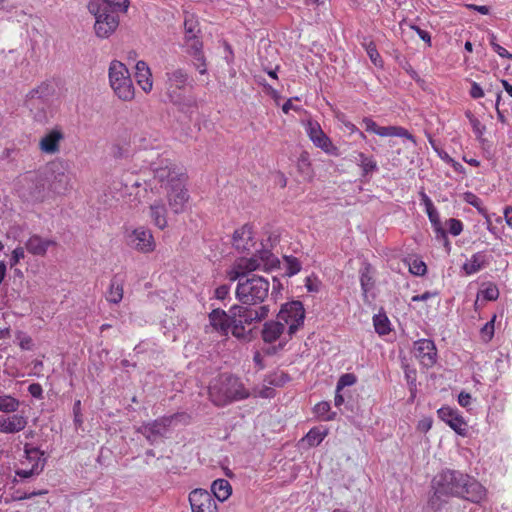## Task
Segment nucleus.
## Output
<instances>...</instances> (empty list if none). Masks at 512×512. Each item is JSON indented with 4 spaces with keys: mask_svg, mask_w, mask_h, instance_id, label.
I'll return each mask as SVG.
<instances>
[{
    "mask_svg": "<svg viewBox=\"0 0 512 512\" xmlns=\"http://www.w3.org/2000/svg\"><path fill=\"white\" fill-rule=\"evenodd\" d=\"M213 495L221 502L227 500L231 495L232 488L225 479H217L211 485Z\"/></svg>",
    "mask_w": 512,
    "mask_h": 512,
    "instance_id": "32",
    "label": "nucleus"
},
{
    "mask_svg": "<svg viewBox=\"0 0 512 512\" xmlns=\"http://www.w3.org/2000/svg\"><path fill=\"white\" fill-rule=\"evenodd\" d=\"M231 313L227 314L224 310L214 309L209 314V326L207 330L216 331L221 336H227L230 331Z\"/></svg>",
    "mask_w": 512,
    "mask_h": 512,
    "instance_id": "21",
    "label": "nucleus"
},
{
    "mask_svg": "<svg viewBox=\"0 0 512 512\" xmlns=\"http://www.w3.org/2000/svg\"><path fill=\"white\" fill-rule=\"evenodd\" d=\"M285 325L279 320L276 321H268L264 324L262 329V339L266 344H273L276 341H279L278 345H273L271 347L264 348V352L266 354H275L279 350L283 349L286 340H282L281 337L285 332Z\"/></svg>",
    "mask_w": 512,
    "mask_h": 512,
    "instance_id": "11",
    "label": "nucleus"
},
{
    "mask_svg": "<svg viewBox=\"0 0 512 512\" xmlns=\"http://www.w3.org/2000/svg\"><path fill=\"white\" fill-rule=\"evenodd\" d=\"M503 214L506 224L512 229V207H506Z\"/></svg>",
    "mask_w": 512,
    "mask_h": 512,
    "instance_id": "64",
    "label": "nucleus"
},
{
    "mask_svg": "<svg viewBox=\"0 0 512 512\" xmlns=\"http://www.w3.org/2000/svg\"><path fill=\"white\" fill-rule=\"evenodd\" d=\"M129 4V0H89L87 9L95 18L96 36L109 38L119 26V13H126Z\"/></svg>",
    "mask_w": 512,
    "mask_h": 512,
    "instance_id": "3",
    "label": "nucleus"
},
{
    "mask_svg": "<svg viewBox=\"0 0 512 512\" xmlns=\"http://www.w3.org/2000/svg\"><path fill=\"white\" fill-rule=\"evenodd\" d=\"M494 52L497 53L501 58L512 60V54L509 53L504 47L499 44H494Z\"/></svg>",
    "mask_w": 512,
    "mask_h": 512,
    "instance_id": "62",
    "label": "nucleus"
},
{
    "mask_svg": "<svg viewBox=\"0 0 512 512\" xmlns=\"http://www.w3.org/2000/svg\"><path fill=\"white\" fill-rule=\"evenodd\" d=\"M344 127L346 128V130L350 133V134H354V133H358V135L362 138V139H365L366 136L363 132L359 131V129L356 127V125H354L352 122L350 121H347V120H343L342 121Z\"/></svg>",
    "mask_w": 512,
    "mask_h": 512,
    "instance_id": "60",
    "label": "nucleus"
},
{
    "mask_svg": "<svg viewBox=\"0 0 512 512\" xmlns=\"http://www.w3.org/2000/svg\"><path fill=\"white\" fill-rule=\"evenodd\" d=\"M331 406L328 402H319L314 407L315 414L324 421H330L334 418L335 413H330Z\"/></svg>",
    "mask_w": 512,
    "mask_h": 512,
    "instance_id": "41",
    "label": "nucleus"
},
{
    "mask_svg": "<svg viewBox=\"0 0 512 512\" xmlns=\"http://www.w3.org/2000/svg\"><path fill=\"white\" fill-rule=\"evenodd\" d=\"M254 256L258 257L259 264L263 270H272L279 265V260L269 250H263Z\"/></svg>",
    "mask_w": 512,
    "mask_h": 512,
    "instance_id": "33",
    "label": "nucleus"
},
{
    "mask_svg": "<svg viewBox=\"0 0 512 512\" xmlns=\"http://www.w3.org/2000/svg\"><path fill=\"white\" fill-rule=\"evenodd\" d=\"M229 294V287L227 285H221L215 290V297L219 300H224Z\"/></svg>",
    "mask_w": 512,
    "mask_h": 512,
    "instance_id": "61",
    "label": "nucleus"
},
{
    "mask_svg": "<svg viewBox=\"0 0 512 512\" xmlns=\"http://www.w3.org/2000/svg\"><path fill=\"white\" fill-rule=\"evenodd\" d=\"M491 260L492 256L486 251L476 252L462 265V270L466 275H474L488 267Z\"/></svg>",
    "mask_w": 512,
    "mask_h": 512,
    "instance_id": "22",
    "label": "nucleus"
},
{
    "mask_svg": "<svg viewBox=\"0 0 512 512\" xmlns=\"http://www.w3.org/2000/svg\"><path fill=\"white\" fill-rule=\"evenodd\" d=\"M433 494L428 506L435 511L442 509L449 497L463 498L472 503H480L486 497L485 487L476 479L456 470H443L431 482Z\"/></svg>",
    "mask_w": 512,
    "mask_h": 512,
    "instance_id": "2",
    "label": "nucleus"
},
{
    "mask_svg": "<svg viewBox=\"0 0 512 512\" xmlns=\"http://www.w3.org/2000/svg\"><path fill=\"white\" fill-rule=\"evenodd\" d=\"M55 245V242L42 238L38 235H32L25 243V249L32 255L44 256L50 246Z\"/></svg>",
    "mask_w": 512,
    "mask_h": 512,
    "instance_id": "28",
    "label": "nucleus"
},
{
    "mask_svg": "<svg viewBox=\"0 0 512 512\" xmlns=\"http://www.w3.org/2000/svg\"><path fill=\"white\" fill-rule=\"evenodd\" d=\"M392 137L406 138V139L412 141L413 143H415L414 136L412 134H410L407 129L400 127V126H393Z\"/></svg>",
    "mask_w": 512,
    "mask_h": 512,
    "instance_id": "55",
    "label": "nucleus"
},
{
    "mask_svg": "<svg viewBox=\"0 0 512 512\" xmlns=\"http://www.w3.org/2000/svg\"><path fill=\"white\" fill-rule=\"evenodd\" d=\"M108 78L114 94L122 101H132L135 88L126 65L118 60H112L108 68Z\"/></svg>",
    "mask_w": 512,
    "mask_h": 512,
    "instance_id": "6",
    "label": "nucleus"
},
{
    "mask_svg": "<svg viewBox=\"0 0 512 512\" xmlns=\"http://www.w3.org/2000/svg\"><path fill=\"white\" fill-rule=\"evenodd\" d=\"M305 310L301 302L292 301L282 306L277 320L288 327V335L294 334L304 323Z\"/></svg>",
    "mask_w": 512,
    "mask_h": 512,
    "instance_id": "10",
    "label": "nucleus"
},
{
    "mask_svg": "<svg viewBox=\"0 0 512 512\" xmlns=\"http://www.w3.org/2000/svg\"><path fill=\"white\" fill-rule=\"evenodd\" d=\"M297 167H298V170L305 174V175H310L311 173V162H310V157H309V154L307 152H302L298 158V162H297Z\"/></svg>",
    "mask_w": 512,
    "mask_h": 512,
    "instance_id": "47",
    "label": "nucleus"
},
{
    "mask_svg": "<svg viewBox=\"0 0 512 512\" xmlns=\"http://www.w3.org/2000/svg\"><path fill=\"white\" fill-rule=\"evenodd\" d=\"M249 397L241 380L229 374L216 377L209 386V398L216 406L223 407Z\"/></svg>",
    "mask_w": 512,
    "mask_h": 512,
    "instance_id": "4",
    "label": "nucleus"
},
{
    "mask_svg": "<svg viewBox=\"0 0 512 512\" xmlns=\"http://www.w3.org/2000/svg\"><path fill=\"white\" fill-rule=\"evenodd\" d=\"M169 100L185 114L193 113L197 107L196 99L193 96L185 95L184 93L178 94L177 98H169Z\"/></svg>",
    "mask_w": 512,
    "mask_h": 512,
    "instance_id": "31",
    "label": "nucleus"
},
{
    "mask_svg": "<svg viewBox=\"0 0 512 512\" xmlns=\"http://www.w3.org/2000/svg\"><path fill=\"white\" fill-rule=\"evenodd\" d=\"M408 265L409 271L416 276H423L427 271L426 264L419 258H411Z\"/></svg>",
    "mask_w": 512,
    "mask_h": 512,
    "instance_id": "45",
    "label": "nucleus"
},
{
    "mask_svg": "<svg viewBox=\"0 0 512 512\" xmlns=\"http://www.w3.org/2000/svg\"><path fill=\"white\" fill-rule=\"evenodd\" d=\"M124 240L129 248L139 253L149 254L156 249V241L152 231L144 226L126 228Z\"/></svg>",
    "mask_w": 512,
    "mask_h": 512,
    "instance_id": "8",
    "label": "nucleus"
},
{
    "mask_svg": "<svg viewBox=\"0 0 512 512\" xmlns=\"http://www.w3.org/2000/svg\"><path fill=\"white\" fill-rule=\"evenodd\" d=\"M373 324H374L375 331L379 335H386L391 330L390 321L385 314L379 313V314L374 315Z\"/></svg>",
    "mask_w": 512,
    "mask_h": 512,
    "instance_id": "38",
    "label": "nucleus"
},
{
    "mask_svg": "<svg viewBox=\"0 0 512 512\" xmlns=\"http://www.w3.org/2000/svg\"><path fill=\"white\" fill-rule=\"evenodd\" d=\"M362 123L365 126V130L367 132L375 133L377 135V129H379V125L373 119L365 117L363 118Z\"/></svg>",
    "mask_w": 512,
    "mask_h": 512,
    "instance_id": "59",
    "label": "nucleus"
},
{
    "mask_svg": "<svg viewBox=\"0 0 512 512\" xmlns=\"http://www.w3.org/2000/svg\"><path fill=\"white\" fill-rule=\"evenodd\" d=\"M414 355L424 367H431L436 362V347L433 341L421 339L415 343Z\"/></svg>",
    "mask_w": 512,
    "mask_h": 512,
    "instance_id": "19",
    "label": "nucleus"
},
{
    "mask_svg": "<svg viewBox=\"0 0 512 512\" xmlns=\"http://www.w3.org/2000/svg\"><path fill=\"white\" fill-rule=\"evenodd\" d=\"M481 294L484 299L494 301L499 297V289L495 284L490 283L481 291Z\"/></svg>",
    "mask_w": 512,
    "mask_h": 512,
    "instance_id": "48",
    "label": "nucleus"
},
{
    "mask_svg": "<svg viewBox=\"0 0 512 512\" xmlns=\"http://www.w3.org/2000/svg\"><path fill=\"white\" fill-rule=\"evenodd\" d=\"M421 200L425 207V211L428 215L429 221L432 224L434 232L438 236H443L442 230L444 228L442 227L439 213L436 207L434 206L432 200L425 193H421Z\"/></svg>",
    "mask_w": 512,
    "mask_h": 512,
    "instance_id": "29",
    "label": "nucleus"
},
{
    "mask_svg": "<svg viewBox=\"0 0 512 512\" xmlns=\"http://www.w3.org/2000/svg\"><path fill=\"white\" fill-rule=\"evenodd\" d=\"M432 423H433V421L430 417H425L418 421L417 430L422 433H426L431 429Z\"/></svg>",
    "mask_w": 512,
    "mask_h": 512,
    "instance_id": "58",
    "label": "nucleus"
},
{
    "mask_svg": "<svg viewBox=\"0 0 512 512\" xmlns=\"http://www.w3.org/2000/svg\"><path fill=\"white\" fill-rule=\"evenodd\" d=\"M28 423L26 416L13 414L0 417V432L5 434H14L22 431Z\"/></svg>",
    "mask_w": 512,
    "mask_h": 512,
    "instance_id": "23",
    "label": "nucleus"
},
{
    "mask_svg": "<svg viewBox=\"0 0 512 512\" xmlns=\"http://www.w3.org/2000/svg\"><path fill=\"white\" fill-rule=\"evenodd\" d=\"M285 262L287 266L288 275L292 276L297 274L301 270V264L297 258L293 256H286Z\"/></svg>",
    "mask_w": 512,
    "mask_h": 512,
    "instance_id": "50",
    "label": "nucleus"
},
{
    "mask_svg": "<svg viewBox=\"0 0 512 512\" xmlns=\"http://www.w3.org/2000/svg\"><path fill=\"white\" fill-rule=\"evenodd\" d=\"M192 512H218L213 496L206 490L195 489L189 495Z\"/></svg>",
    "mask_w": 512,
    "mask_h": 512,
    "instance_id": "16",
    "label": "nucleus"
},
{
    "mask_svg": "<svg viewBox=\"0 0 512 512\" xmlns=\"http://www.w3.org/2000/svg\"><path fill=\"white\" fill-rule=\"evenodd\" d=\"M122 298H123V286L118 280L113 279L111 281L110 288L107 293V300L110 303L117 304L122 300Z\"/></svg>",
    "mask_w": 512,
    "mask_h": 512,
    "instance_id": "37",
    "label": "nucleus"
},
{
    "mask_svg": "<svg viewBox=\"0 0 512 512\" xmlns=\"http://www.w3.org/2000/svg\"><path fill=\"white\" fill-rule=\"evenodd\" d=\"M469 94L473 99H480L484 97V90L477 82L471 81Z\"/></svg>",
    "mask_w": 512,
    "mask_h": 512,
    "instance_id": "56",
    "label": "nucleus"
},
{
    "mask_svg": "<svg viewBox=\"0 0 512 512\" xmlns=\"http://www.w3.org/2000/svg\"><path fill=\"white\" fill-rule=\"evenodd\" d=\"M495 320H496V315H494L490 321H488L480 330V337L481 339L485 342V343H488L489 341H491V339L493 338L494 336V331H495Z\"/></svg>",
    "mask_w": 512,
    "mask_h": 512,
    "instance_id": "44",
    "label": "nucleus"
},
{
    "mask_svg": "<svg viewBox=\"0 0 512 512\" xmlns=\"http://www.w3.org/2000/svg\"><path fill=\"white\" fill-rule=\"evenodd\" d=\"M24 257V248L21 246L16 247L11 253L10 267H14L15 265H17L22 259H24Z\"/></svg>",
    "mask_w": 512,
    "mask_h": 512,
    "instance_id": "54",
    "label": "nucleus"
},
{
    "mask_svg": "<svg viewBox=\"0 0 512 512\" xmlns=\"http://www.w3.org/2000/svg\"><path fill=\"white\" fill-rule=\"evenodd\" d=\"M25 184L21 190V196L27 201L40 202L46 196L45 181L38 175H29L24 177Z\"/></svg>",
    "mask_w": 512,
    "mask_h": 512,
    "instance_id": "13",
    "label": "nucleus"
},
{
    "mask_svg": "<svg viewBox=\"0 0 512 512\" xmlns=\"http://www.w3.org/2000/svg\"><path fill=\"white\" fill-rule=\"evenodd\" d=\"M243 322H238V317L231 314L230 317V330L232 335L236 338H244L246 336V331Z\"/></svg>",
    "mask_w": 512,
    "mask_h": 512,
    "instance_id": "42",
    "label": "nucleus"
},
{
    "mask_svg": "<svg viewBox=\"0 0 512 512\" xmlns=\"http://www.w3.org/2000/svg\"><path fill=\"white\" fill-rule=\"evenodd\" d=\"M184 33V38L196 37L200 33L199 22L193 14L185 15Z\"/></svg>",
    "mask_w": 512,
    "mask_h": 512,
    "instance_id": "35",
    "label": "nucleus"
},
{
    "mask_svg": "<svg viewBox=\"0 0 512 512\" xmlns=\"http://www.w3.org/2000/svg\"><path fill=\"white\" fill-rule=\"evenodd\" d=\"M303 126L308 138L315 147L330 156L338 157L340 155L338 147L333 144L332 140L325 134L317 121L308 119L303 122Z\"/></svg>",
    "mask_w": 512,
    "mask_h": 512,
    "instance_id": "9",
    "label": "nucleus"
},
{
    "mask_svg": "<svg viewBox=\"0 0 512 512\" xmlns=\"http://www.w3.org/2000/svg\"><path fill=\"white\" fill-rule=\"evenodd\" d=\"M28 392L30 395L36 399H42L43 398V389L42 386L39 383H32L28 387Z\"/></svg>",
    "mask_w": 512,
    "mask_h": 512,
    "instance_id": "57",
    "label": "nucleus"
},
{
    "mask_svg": "<svg viewBox=\"0 0 512 512\" xmlns=\"http://www.w3.org/2000/svg\"><path fill=\"white\" fill-rule=\"evenodd\" d=\"M270 283L268 279L252 275L238 281L235 295L242 305L257 306L268 297Z\"/></svg>",
    "mask_w": 512,
    "mask_h": 512,
    "instance_id": "5",
    "label": "nucleus"
},
{
    "mask_svg": "<svg viewBox=\"0 0 512 512\" xmlns=\"http://www.w3.org/2000/svg\"><path fill=\"white\" fill-rule=\"evenodd\" d=\"M135 79L138 86L145 92L150 93L153 89L152 73L148 64L143 61H137L135 65Z\"/></svg>",
    "mask_w": 512,
    "mask_h": 512,
    "instance_id": "25",
    "label": "nucleus"
},
{
    "mask_svg": "<svg viewBox=\"0 0 512 512\" xmlns=\"http://www.w3.org/2000/svg\"><path fill=\"white\" fill-rule=\"evenodd\" d=\"M233 246L239 251L249 250L253 246V229L250 224H244L233 233Z\"/></svg>",
    "mask_w": 512,
    "mask_h": 512,
    "instance_id": "24",
    "label": "nucleus"
},
{
    "mask_svg": "<svg viewBox=\"0 0 512 512\" xmlns=\"http://www.w3.org/2000/svg\"><path fill=\"white\" fill-rule=\"evenodd\" d=\"M356 382V377L353 374L347 373L342 375L337 382V392H340L344 387L351 386Z\"/></svg>",
    "mask_w": 512,
    "mask_h": 512,
    "instance_id": "52",
    "label": "nucleus"
},
{
    "mask_svg": "<svg viewBox=\"0 0 512 512\" xmlns=\"http://www.w3.org/2000/svg\"><path fill=\"white\" fill-rule=\"evenodd\" d=\"M437 414L458 435L466 436L467 423L457 410L450 407H442L437 411Z\"/></svg>",
    "mask_w": 512,
    "mask_h": 512,
    "instance_id": "18",
    "label": "nucleus"
},
{
    "mask_svg": "<svg viewBox=\"0 0 512 512\" xmlns=\"http://www.w3.org/2000/svg\"><path fill=\"white\" fill-rule=\"evenodd\" d=\"M150 217L153 224L159 229L163 230L168 226L167 220V207L161 199H155L151 202Z\"/></svg>",
    "mask_w": 512,
    "mask_h": 512,
    "instance_id": "27",
    "label": "nucleus"
},
{
    "mask_svg": "<svg viewBox=\"0 0 512 512\" xmlns=\"http://www.w3.org/2000/svg\"><path fill=\"white\" fill-rule=\"evenodd\" d=\"M149 172L151 177L144 180L146 189L153 194L165 191L170 211L174 214L184 213L190 199L186 174L165 157L151 162Z\"/></svg>",
    "mask_w": 512,
    "mask_h": 512,
    "instance_id": "1",
    "label": "nucleus"
},
{
    "mask_svg": "<svg viewBox=\"0 0 512 512\" xmlns=\"http://www.w3.org/2000/svg\"><path fill=\"white\" fill-rule=\"evenodd\" d=\"M65 139L63 129L56 126L46 132L40 139L39 150L46 155H55L60 152L61 143Z\"/></svg>",
    "mask_w": 512,
    "mask_h": 512,
    "instance_id": "15",
    "label": "nucleus"
},
{
    "mask_svg": "<svg viewBox=\"0 0 512 512\" xmlns=\"http://www.w3.org/2000/svg\"><path fill=\"white\" fill-rule=\"evenodd\" d=\"M471 399H472V397L469 393L461 392L458 396V403L462 407H468L471 403Z\"/></svg>",
    "mask_w": 512,
    "mask_h": 512,
    "instance_id": "63",
    "label": "nucleus"
},
{
    "mask_svg": "<svg viewBox=\"0 0 512 512\" xmlns=\"http://www.w3.org/2000/svg\"><path fill=\"white\" fill-rule=\"evenodd\" d=\"M17 339L19 341V346L21 347V349H23V350H31L32 349L33 340L29 335H27L23 332H18Z\"/></svg>",
    "mask_w": 512,
    "mask_h": 512,
    "instance_id": "53",
    "label": "nucleus"
},
{
    "mask_svg": "<svg viewBox=\"0 0 512 512\" xmlns=\"http://www.w3.org/2000/svg\"><path fill=\"white\" fill-rule=\"evenodd\" d=\"M166 95L168 98H177L178 94L183 93L188 84L189 76L182 69H176L166 73Z\"/></svg>",
    "mask_w": 512,
    "mask_h": 512,
    "instance_id": "17",
    "label": "nucleus"
},
{
    "mask_svg": "<svg viewBox=\"0 0 512 512\" xmlns=\"http://www.w3.org/2000/svg\"><path fill=\"white\" fill-rule=\"evenodd\" d=\"M464 200L475 207L480 214H482L484 217H487V211L482 205V200L475 195L474 193L467 192L464 194Z\"/></svg>",
    "mask_w": 512,
    "mask_h": 512,
    "instance_id": "46",
    "label": "nucleus"
},
{
    "mask_svg": "<svg viewBox=\"0 0 512 512\" xmlns=\"http://www.w3.org/2000/svg\"><path fill=\"white\" fill-rule=\"evenodd\" d=\"M184 46L186 48L187 53L193 56L196 61L200 62V64L196 67L201 74H204L206 72V65L204 61V55L202 53V41L199 39L198 36L184 38Z\"/></svg>",
    "mask_w": 512,
    "mask_h": 512,
    "instance_id": "26",
    "label": "nucleus"
},
{
    "mask_svg": "<svg viewBox=\"0 0 512 512\" xmlns=\"http://www.w3.org/2000/svg\"><path fill=\"white\" fill-rule=\"evenodd\" d=\"M269 312L270 309L267 305H260L255 309L236 305L229 310V313L238 317V322H243L245 325H251L265 319Z\"/></svg>",
    "mask_w": 512,
    "mask_h": 512,
    "instance_id": "14",
    "label": "nucleus"
},
{
    "mask_svg": "<svg viewBox=\"0 0 512 512\" xmlns=\"http://www.w3.org/2000/svg\"><path fill=\"white\" fill-rule=\"evenodd\" d=\"M363 47L366 50L367 55L369 56L371 62L377 66L382 67L383 61L380 56V54L377 51L376 45L373 41L364 39V42L362 43Z\"/></svg>",
    "mask_w": 512,
    "mask_h": 512,
    "instance_id": "39",
    "label": "nucleus"
},
{
    "mask_svg": "<svg viewBox=\"0 0 512 512\" xmlns=\"http://www.w3.org/2000/svg\"><path fill=\"white\" fill-rule=\"evenodd\" d=\"M262 269L257 256L250 258L241 257L235 260L231 267L227 270L226 275L230 281H236L247 278V275L253 271Z\"/></svg>",
    "mask_w": 512,
    "mask_h": 512,
    "instance_id": "12",
    "label": "nucleus"
},
{
    "mask_svg": "<svg viewBox=\"0 0 512 512\" xmlns=\"http://www.w3.org/2000/svg\"><path fill=\"white\" fill-rule=\"evenodd\" d=\"M173 417H164L150 423L143 424L139 431L153 443L158 437L163 436L167 432L168 426L171 424Z\"/></svg>",
    "mask_w": 512,
    "mask_h": 512,
    "instance_id": "20",
    "label": "nucleus"
},
{
    "mask_svg": "<svg viewBox=\"0 0 512 512\" xmlns=\"http://www.w3.org/2000/svg\"><path fill=\"white\" fill-rule=\"evenodd\" d=\"M46 458L39 448L28 444L24 446V454L19 459L15 468V474L21 479H29L38 476L44 469Z\"/></svg>",
    "mask_w": 512,
    "mask_h": 512,
    "instance_id": "7",
    "label": "nucleus"
},
{
    "mask_svg": "<svg viewBox=\"0 0 512 512\" xmlns=\"http://www.w3.org/2000/svg\"><path fill=\"white\" fill-rule=\"evenodd\" d=\"M358 165L362 169L363 176H366L378 169L376 160L372 156H367L362 152L358 153Z\"/></svg>",
    "mask_w": 512,
    "mask_h": 512,
    "instance_id": "34",
    "label": "nucleus"
},
{
    "mask_svg": "<svg viewBox=\"0 0 512 512\" xmlns=\"http://www.w3.org/2000/svg\"><path fill=\"white\" fill-rule=\"evenodd\" d=\"M71 179L68 173L60 171L54 174L51 189L57 194H64L71 189Z\"/></svg>",
    "mask_w": 512,
    "mask_h": 512,
    "instance_id": "30",
    "label": "nucleus"
},
{
    "mask_svg": "<svg viewBox=\"0 0 512 512\" xmlns=\"http://www.w3.org/2000/svg\"><path fill=\"white\" fill-rule=\"evenodd\" d=\"M360 284H361L363 294H364V296H366V294L373 287L372 276H371L369 267H365L364 269L361 270Z\"/></svg>",
    "mask_w": 512,
    "mask_h": 512,
    "instance_id": "43",
    "label": "nucleus"
},
{
    "mask_svg": "<svg viewBox=\"0 0 512 512\" xmlns=\"http://www.w3.org/2000/svg\"><path fill=\"white\" fill-rule=\"evenodd\" d=\"M20 401L11 395L0 396V412L14 413L19 409Z\"/></svg>",
    "mask_w": 512,
    "mask_h": 512,
    "instance_id": "36",
    "label": "nucleus"
},
{
    "mask_svg": "<svg viewBox=\"0 0 512 512\" xmlns=\"http://www.w3.org/2000/svg\"><path fill=\"white\" fill-rule=\"evenodd\" d=\"M471 127H472V130L474 132V134L476 135L477 139L482 143L484 144L486 142V140L483 138V135L486 131V127L485 125H483L479 119H471V123H470Z\"/></svg>",
    "mask_w": 512,
    "mask_h": 512,
    "instance_id": "49",
    "label": "nucleus"
},
{
    "mask_svg": "<svg viewBox=\"0 0 512 512\" xmlns=\"http://www.w3.org/2000/svg\"><path fill=\"white\" fill-rule=\"evenodd\" d=\"M446 225L449 233L453 236H458L463 231V223L458 219L450 218L446 221Z\"/></svg>",
    "mask_w": 512,
    "mask_h": 512,
    "instance_id": "51",
    "label": "nucleus"
},
{
    "mask_svg": "<svg viewBox=\"0 0 512 512\" xmlns=\"http://www.w3.org/2000/svg\"><path fill=\"white\" fill-rule=\"evenodd\" d=\"M326 435V431L313 428L306 434L302 441L306 442L309 446H317L324 440Z\"/></svg>",
    "mask_w": 512,
    "mask_h": 512,
    "instance_id": "40",
    "label": "nucleus"
}]
</instances>
